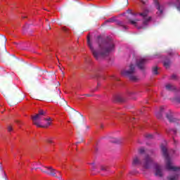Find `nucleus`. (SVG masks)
Segmentation results:
<instances>
[{
	"instance_id": "nucleus-39",
	"label": "nucleus",
	"mask_w": 180,
	"mask_h": 180,
	"mask_svg": "<svg viewBox=\"0 0 180 180\" xmlns=\"http://www.w3.org/2000/svg\"><path fill=\"white\" fill-rule=\"evenodd\" d=\"M141 2H142V4H143V5H146V2L143 1V0H141Z\"/></svg>"
},
{
	"instance_id": "nucleus-27",
	"label": "nucleus",
	"mask_w": 180,
	"mask_h": 180,
	"mask_svg": "<svg viewBox=\"0 0 180 180\" xmlns=\"http://www.w3.org/2000/svg\"><path fill=\"white\" fill-rule=\"evenodd\" d=\"M46 166H43V168L41 167H39V169H40V171H41V172H44V171H47V169L44 168Z\"/></svg>"
},
{
	"instance_id": "nucleus-18",
	"label": "nucleus",
	"mask_w": 180,
	"mask_h": 180,
	"mask_svg": "<svg viewBox=\"0 0 180 180\" xmlns=\"http://www.w3.org/2000/svg\"><path fill=\"white\" fill-rule=\"evenodd\" d=\"M171 65V61L168 59L165 60L164 61V66L166 67V68H168Z\"/></svg>"
},
{
	"instance_id": "nucleus-36",
	"label": "nucleus",
	"mask_w": 180,
	"mask_h": 180,
	"mask_svg": "<svg viewBox=\"0 0 180 180\" xmlns=\"http://www.w3.org/2000/svg\"><path fill=\"white\" fill-rule=\"evenodd\" d=\"M172 79H176V75H172Z\"/></svg>"
},
{
	"instance_id": "nucleus-42",
	"label": "nucleus",
	"mask_w": 180,
	"mask_h": 180,
	"mask_svg": "<svg viewBox=\"0 0 180 180\" xmlns=\"http://www.w3.org/2000/svg\"><path fill=\"white\" fill-rule=\"evenodd\" d=\"M16 123H20V121L17 120Z\"/></svg>"
},
{
	"instance_id": "nucleus-13",
	"label": "nucleus",
	"mask_w": 180,
	"mask_h": 180,
	"mask_svg": "<svg viewBox=\"0 0 180 180\" xmlns=\"http://www.w3.org/2000/svg\"><path fill=\"white\" fill-rule=\"evenodd\" d=\"M7 40L5 35H0V46H5Z\"/></svg>"
},
{
	"instance_id": "nucleus-15",
	"label": "nucleus",
	"mask_w": 180,
	"mask_h": 180,
	"mask_svg": "<svg viewBox=\"0 0 180 180\" xmlns=\"http://www.w3.org/2000/svg\"><path fill=\"white\" fill-rule=\"evenodd\" d=\"M165 88L167 91H175V89H176V87L174 86V84H166Z\"/></svg>"
},
{
	"instance_id": "nucleus-1",
	"label": "nucleus",
	"mask_w": 180,
	"mask_h": 180,
	"mask_svg": "<svg viewBox=\"0 0 180 180\" xmlns=\"http://www.w3.org/2000/svg\"><path fill=\"white\" fill-rule=\"evenodd\" d=\"M87 44L92 53L93 57L95 58L97 61H101L103 58H106L108 56L115 50V44L112 40H98V50L96 51L92 46L91 43V39L87 37Z\"/></svg>"
},
{
	"instance_id": "nucleus-19",
	"label": "nucleus",
	"mask_w": 180,
	"mask_h": 180,
	"mask_svg": "<svg viewBox=\"0 0 180 180\" xmlns=\"http://www.w3.org/2000/svg\"><path fill=\"white\" fill-rule=\"evenodd\" d=\"M152 71H153V74L154 75H158V67L155 66V67L153 68Z\"/></svg>"
},
{
	"instance_id": "nucleus-10",
	"label": "nucleus",
	"mask_w": 180,
	"mask_h": 180,
	"mask_svg": "<svg viewBox=\"0 0 180 180\" xmlns=\"http://www.w3.org/2000/svg\"><path fill=\"white\" fill-rule=\"evenodd\" d=\"M148 60L146 58H141L136 62V65L139 70L144 71L146 70V64H147Z\"/></svg>"
},
{
	"instance_id": "nucleus-3",
	"label": "nucleus",
	"mask_w": 180,
	"mask_h": 180,
	"mask_svg": "<svg viewBox=\"0 0 180 180\" xmlns=\"http://www.w3.org/2000/svg\"><path fill=\"white\" fill-rule=\"evenodd\" d=\"M153 164H154V160L151 156H150V155H146L143 162H141L140 158L137 156L134 157L132 161V165L134 167H137V165H143L145 169H150Z\"/></svg>"
},
{
	"instance_id": "nucleus-38",
	"label": "nucleus",
	"mask_w": 180,
	"mask_h": 180,
	"mask_svg": "<svg viewBox=\"0 0 180 180\" xmlns=\"http://www.w3.org/2000/svg\"><path fill=\"white\" fill-rule=\"evenodd\" d=\"M82 141H84V139H82L81 141H77V142L76 143V144H79V143H82Z\"/></svg>"
},
{
	"instance_id": "nucleus-7",
	"label": "nucleus",
	"mask_w": 180,
	"mask_h": 180,
	"mask_svg": "<svg viewBox=\"0 0 180 180\" xmlns=\"http://www.w3.org/2000/svg\"><path fill=\"white\" fill-rule=\"evenodd\" d=\"M65 110L68 112V113L70 115L71 119H75V117L77 115H80V116H82V115H81V113L77 111L75 109L71 108L69 105H68L65 108Z\"/></svg>"
},
{
	"instance_id": "nucleus-44",
	"label": "nucleus",
	"mask_w": 180,
	"mask_h": 180,
	"mask_svg": "<svg viewBox=\"0 0 180 180\" xmlns=\"http://www.w3.org/2000/svg\"><path fill=\"white\" fill-rule=\"evenodd\" d=\"M86 96H91V95H89V94H86Z\"/></svg>"
},
{
	"instance_id": "nucleus-40",
	"label": "nucleus",
	"mask_w": 180,
	"mask_h": 180,
	"mask_svg": "<svg viewBox=\"0 0 180 180\" xmlns=\"http://www.w3.org/2000/svg\"><path fill=\"white\" fill-rule=\"evenodd\" d=\"M177 9L180 11V4L177 6Z\"/></svg>"
},
{
	"instance_id": "nucleus-4",
	"label": "nucleus",
	"mask_w": 180,
	"mask_h": 180,
	"mask_svg": "<svg viewBox=\"0 0 180 180\" xmlns=\"http://www.w3.org/2000/svg\"><path fill=\"white\" fill-rule=\"evenodd\" d=\"M160 148L163 154V156L166 160L167 169H168L169 171H174V172H176V171H180L179 167L172 166V164L171 163V158H169V155H168V150H167V148L163 145H161Z\"/></svg>"
},
{
	"instance_id": "nucleus-8",
	"label": "nucleus",
	"mask_w": 180,
	"mask_h": 180,
	"mask_svg": "<svg viewBox=\"0 0 180 180\" xmlns=\"http://www.w3.org/2000/svg\"><path fill=\"white\" fill-rule=\"evenodd\" d=\"M154 174L155 176L159 178H162L164 176V173L162 172V167L158 164L154 165Z\"/></svg>"
},
{
	"instance_id": "nucleus-41",
	"label": "nucleus",
	"mask_w": 180,
	"mask_h": 180,
	"mask_svg": "<svg viewBox=\"0 0 180 180\" xmlns=\"http://www.w3.org/2000/svg\"><path fill=\"white\" fill-rule=\"evenodd\" d=\"M48 29H49V30H51V27H50V25H49Z\"/></svg>"
},
{
	"instance_id": "nucleus-45",
	"label": "nucleus",
	"mask_w": 180,
	"mask_h": 180,
	"mask_svg": "<svg viewBox=\"0 0 180 180\" xmlns=\"http://www.w3.org/2000/svg\"><path fill=\"white\" fill-rule=\"evenodd\" d=\"M131 120H134V117H132V118L131 119Z\"/></svg>"
},
{
	"instance_id": "nucleus-31",
	"label": "nucleus",
	"mask_w": 180,
	"mask_h": 180,
	"mask_svg": "<svg viewBox=\"0 0 180 180\" xmlns=\"http://www.w3.org/2000/svg\"><path fill=\"white\" fill-rule=\"evenodd\" d=\"M47 143H49V144H53V143H54V142L53 141V139H47Z\"/></svg>"
},
{
	"instance_id": "nucleus-29",
	"label": "nucleus",
	"mask_w": 180,
	"mask_h": 180,
	"mask_svg": "<svg viewBox=\"0 0 180 180\" xmlns=\"http://www.w3.org/2000/svg\"><path fill=\"white\" fill-rule=\"evenodd\" d=\"M101 171H108V167L105 166H101Z\"/></svg>"
},
{
	"instance_id": "nucleus-17",
	"label": "nucleus",
	"mask_w": 180,
	"mask_h": 180,
	"mask_svg": "<svg viewBox=\"0 0 180 180\" xmlns=\"http://www.w3.org/2000/svg\"><path fill=\"white\" fill-rule=\"evenodd\" d=\"M168 180H179V176L178 174H175L174 176H169L167 177Z\"/></svg>"
},
{
	"instance_id": "nucleus-50",
	"label": "nucleus",
	"mask_w": 180,
	"mask_h": 180,
	"mask_svg": "<svg viewBox=\"0 0 180 180\" xmlns=\"http://www.w3.org/2000/svg\"><path fill=\"white\" fill-rule=\"evenodd\" d=\"M58 176H60V174H58Z\"/></svg>"
},
{
	"instance_id": "nucleus-30",
	"label": "nucleus",
	"mask_w": 180,
	"mask_h": 180,
	"mask_svg": "<svg viewBox=\"0 0 180 180\" xmlns=\"http://www.w3.org/2000/svg\"><path fill=\"white\" fill-rule=\"evenodd\" d=\"M60 98H61V96L58 94H56V97H53L54 100H56V99H60Z\"/></svg>"
},
{
	"instance_id": "nucleus-24",
	"label": "nucleus",
	"mask_w": 180,
	"mask_h": 180,
	"mask_svg": "<svg viewBox=\"0 0 180 180\" xmlns=\"http://www.w3.org/2000/svg\"><path fill=\"white\" fill-rule=\"evenodd\" d=\"M116 101H117V102H122L123 98H122V97H120V96H117L116 97Z\"/></svg>"
},
{
	"instance_id": "nucleus-26",
	"label": "nucleus",
	"mask_w": 180,
	"mask_h": 180,
	"mask_svg": "<svg viewBox=\"0 0 180 180\" xmlns=\"http://www.w3.org/2000/svg\"><path fill=\"white\" fill-rule=\"evenodd\" d=\"M118 25L120 26H122V27H123V29H127V27H126L125 25H123V22H118Z\"/></svg>"
},
{
	"instance_id": "nucleus-6",
	"label": "nucleus",
	"mask_w": 180,
	"mask_h": 180,
	"mask_svg": "<svg viewBox=\"0 0 180 180\" xmlns=\"http://www.w3.org/2000/svg\"><path fill=\"white\" fill-rule=\"evenodd\" d=\"M134 65H130L129 70H123L122 72V75L129 77L131 81H137V77L133 75V74L134 73Z\"/></svg>"
},
{
	"instance_id": "nucleus-33",
	"label": "nucleus",
	"mask_w": 180,
	"mask_h": 180,
	"mask_svg": "<svg viewBox=\"0 0 180 180\" xmlns=\"http://www.w3.org/2000/svg\"><path fill=\"white\" fill-rule=\"evenodd\" d=\"M44 120H45L46 122H51V117H49V118H44Z\"/></svg>"
},
{
	"instance_id": "nucleus-5",
	"label": "nucleus",
	"mask_w": 180,
	"mask_h": 180,
	"mask_svg": "<svg viewBox=\"0 0 180 180\" xmlns=\"http://www.w3.org/2000/svg\"><path fill=\"white\" fill-rule=\"evenodd\" d=\"M46 111L43 110H40L39 112L35 115L34 116L32 117L33 124L37 126V127H49V126H51V122H48L46 125L43 126L41 125L40 121L41 120V116H46Z\"/></svg>"
},
{
	"instance_id": "nucleus-37",
	"label": "nucleus",
	"mask_w": 180,
	"mask_h": 180,
	"mask_svg": "<svg viewBox=\"0 0 180 180\" xmlns=\"http://www.w3.org/2000/svg\"><path fill=\"white\" fill-rule=\"evenodd\" d=\"M8 105H10V106H13V103H12L11 101H8Z\"/></svg>"
},
{
	"instance_id": "nucleus-2",
	"label": "nucleus",
	"mask_w": 180,
	"mask_h": 180,
	"mask_svg": "<svg viewBox=\"0 0 180 180\" xmlns=\"http://www.w3.org/2000/svg\"><path fill=\"white\" fill-rule=\"evenodd\" d=\"M128 13H129V15H127V19L129 22L131 23V25H133L134 26H137V22H139L140 20L136 19V16L137 15H139V16H141L143 19V25L145 26H147L150 22H151V16H148V11L146 10L143 13H131V10H128L127 11Z\"/></svg>"
},
{
	"instance_id": "nucleus-51",
	"label": "nucleus",
	"mask_w": 180,
	"mask_h": 180,
	"mask_svg": "<svg viewBox=\"0 0 180 180\" xmlns=\"http://www.w3.org/2000/svg\"><path fill=\"white\" fill-rule=\"evenodd\" d=\"M127 4H129V1L127 0Z\"/></svg>"
},
{
	"instance_id": "nucleus-46",
	"label": "nucleus",
	"mask_w": 180,
	"mask_h": 180,
	"mask_svg": "<svg viewBox=\"0 0 180 180\" xmlns=\"http://www.w3.org/2000/svg\"><path fill=\"white\" fill-rule=\"evenodd\" d=\"M43 79H47V78H44V77H43Z\"/></svg>"
},
{
	"instance_id": "nucleus-14",
	"label": "nucleus",
	"mask_w": 180,
	"mask_h": 180,
	"mask_svg": "<svg viewBox=\"0 0 180 180\" xmlns=\"http://www.w3.org/2000/svg\"><path fill=\"white\" fill-rule=\"evenodd\" d=\"M164 113V107H160L159 112H156V117L158 119H162V114Z\"/></svg>"
},
{
	"instance_id": "nucleus-28",
	"label": "nucleus",
	"mask_w": 180,
	"mask_h": 180,
	"mask_svg": "<svg viewBox=\"0 0 180 180\" xmlns=\"http://www.w3.org/2000/svg\"><path fill=\"white\" fill-rule=\"evenodd\" d=\"M46 166H43V168L41 167H39V169H40V171H41V172H44V171H47V169L44 168Z\"/></svg>"
},
{
	"instance_id": "nucleus-20",
	"label": "nucleus",
	"mask_w": 180,
	"mask_h": 180,
	"mask_svg": "<svg viewBox=\"0 0 180 180\" xmlns=\"http://www.w3.org/2000/svg\"><path fill=\"white\" fill-rule=\"evenodd\" d=\"M110 143H120V139H117V138H111L110 139Z\"/></svg>"
},
{
	"instance_id": "nucleus-12",
	"label": "nucleus",
	"mask_w": 180,
	"mask_h": 180,
	"mask_svg": "<svg viewBox=\"0 0 180 180\" xmlns=\"http://www.w3.org/2000/svg\"><path fill=\"white\" fill-rule=\"evenodd\" d=\"M166 117H167V119H168V120L170 123H176V122H178L176 118H174V117H172V115H171V114L167 113Z\"/></svg>"
},
{
	"instance_id": "nucleus-49",
	"label": "nucleus",
	"mask_w": 180,
	"mask_h": 180,
	"mask_svg": "<svg viewBox=\"0 0 180 180\" xmlns=\"http://www.w3.org/2000/svg\"><path fill=\"white\" fill-rule=\"evenodd\" d=\"M62 74H63V77H64V73H63V72H62Z\"/></svg>"
},
{
	"instance_id": "nucleus-11",
	"label": "nucleus",
	"mask_w": 180,
	"mask_h": 180,
	"mask_svg": "<svg viewBox=\"0 0 180 180\" xmlns=\"http://www.w3.org/2000/svg\"><path fill=\"white\" fill-rule=\"evenodd\" d=\"M155 6H156V9H158L157 15L158 16H161L162 13H164V6H160L158 1L155 0L154 1Z\"/></svg>"
},
{
	"instance_id": "nucleus-23",
	"label": "nucleus",
	"mask_w": 180,
	"mask_h": 180,
	"mask_svg": "<svg viewBox=\"0 0 180 180\" xmlns=\"http://www.w3.org/2000/svg\"><path fill=\"white\" fill-rule=\"evenodd\" d=\"M115 20H116L115 19V18L112 17V18H111L107 20L106 22H109V23H113V22H115Z\"/></svg>"
},
{
	"instance_id": "nucleus-9",
	"label": "nucleus",
	"mask_w": 180,
	"mask_h": 180,
	"mask_svg": "<svg viewBox=\"0 0 180 180\" xmlns=\"http://www.w3.org/2000/svg\"><path fill=\"white\" fill-rule=\"evenodd\" d=\"M44 168L45 169H47V171H44V174L51 175L52 176H56V174L60 172V171L56 170V169L53 168V167H45Z\"/></svg>"
},
{
	"instance_id": "nucleus-34",
	"label": "nucleus",
	"mask_w": 180,
	"mask_h": 180,
	"mask_svg": "<svg viewBox=\"0 0 180 180\" xmlns=\"http://www.w3.org/2000/svg\"><path fill=\"white\" fill-rule=\"evenodd\" d=\"M171 133H173V134H176V129H172Z\"/></svg>"
},
{
	"instance_id": "nucleus-35",
	"label": "nucleus",
	"mask_w": 180,
	"mask_h": 180,
	"mask_svg": "<svg viewBox=\"0 0 180 180\" xmlns=\"http://www.w3.org/2000/svg\"><path fill=\"white\" fill-rule=\"evenodd\" d=\"M91 165L93 169H95V168H96V166L95 165V163H91Z\"/></svg>"
},
{
	"instance_id": "nucleus-43",
	"label": "nucleus",
	"mask_w": 180,
	"mask_h": 180,
	"mask_svg": "<svg viewBox=\"0 0 180 180\" xmlns=\"http://www.w3.org/2000/svg\"><path fill=\"white\" fill-rule=\"evenodd\" d=\"M177 101L180 103V98L177 100Z\"/></svg>"
},
{
	"instance_id": "nucleus-52",
	"label": "nucleus",
	"mask_w": 180,
	"mask_h": 180,
	"mask_svg": "<svg viewBox=\"0 0 180 180\" xmlns=\"http://www.w3.org/2000/svg\"><path fill=\"white\" fill-rule=\"evenodd\" d=\"M23 18H26V17H22Z\"/></svg>"
},
{
	"instance_id": "nucleus-16",
	"label": "nucleus",
	"mask_w": 180,
	"mask_h": 180,
	"mask_svg": "<svg viewBox=\"0 0 180 180\" xmlns=\"http://www.w3.org/2000/svg\"><path fill=\"white\" fill-rule=\"evenodd\" d=\"M0 175L3 176L4 180H8V176H6V173L2 169V167L0 166Z\"/></svg>"
},
{
	"instance_id": "nucleus-47",
	"label": "nucleus",
	"mask_w": 180,
	"mask_h": 180,
	"mask_svg": "<svg viewBox=\"0 0 180 180\" xmlns=\"http://www.w3.org/2000/svg\"><path fill=\"white\" fill-rule=\"evenodd\" d=\"M39 167H37V168H35V169H39Z\"/></svg>"
},
{
	"instance_id": "nucleus-32",
	"label": "nucleus",
	"mask_w": 180,
	"mask_h": 180,
	"mask_svg": "<svg viewBox=\"0 0 180 180\" xmlns=\"http://www.w3.org/2000/svg\"><path fill=\"white\" fill-rule=\"evenodd\" d=\"M13 130V128L12 127V126L9 125V126L8 127V131H12Z\"/></svg>"
},
{
	"instance_id": "nucleus-22",
	"label": "nucleus",
	"mask_w": 180,
	"mask_h": 180,
	"mask_svg": "<svg viewBox=\"0 0 180 180\" xmlns=\"http://www.w3.org/2000/svg\"><path fill=\"white\" fill-rule=\"evenodd\" d=\"M58 174H59V176H55V178H57L59 180H63V175L61 174V172H58Z\"/></svg>"
},
{
	"instance_id": "nucleus-48",
	"label": "nucleus",
	"mask_w": 180,
	"mask_h": 180,
	"mask_svg": "<svg viewBox=\"0 0 180 180\" xmlns=\"http://www.w3.org/2000/svg\"><path fill=\"white\" fill-rule=\"evenodd\" d=\"M169 54H170V56H171V54H172V52H170V53H169Z\"/></svg>"
},
{
	"instance_id": "nucleus-25",
	"label": "nucleus",
	"mask_w": 180,
	"mask_h": 180,
	"mask_svg": "<svg viewBox=\"0 0 180 180\" xmlns=\"http://www.w3.org/2000/svg\"><path fill=\"white\" fill-rule=\"evenodd\" d=\"M144 151H145L144 148H141L139 149V154H144Z\"/></svg>"
},
{
	"instance_id": "nucleus-21",
	"label": "nucleus",
	"mask_w": 180,
	"mask_h": 180,
	"mask_svg": "<svg viewBox=\"0 0 180 180\" xmlns=\"http://www.w3.org/2000/svg\"><path fill=\"white\" fill-rule=\"evenodd\" d=\"M146 138L148 140H153V139H154V135L151 134H148L146 135Z\"/></svg>"
}]
</instances>
